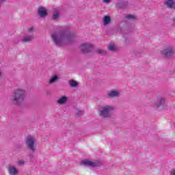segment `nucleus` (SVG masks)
Returning a JSON list of instances; mask_svg holds the SVG:
<instances>
[{
	"mask_svg": "<svg viewBox=\"0 0 175 175\" xmlns=\"http://www.w3.org/2000/svg\"><path fill=\"white\" fill-rule=\"evenodd\" d=\"M51 38L57 47L73 44L76 42V35L70 32L69 26L58 27L57 30L51 33Z\"/></svg>",
	"mask_w": 175,
	"mask_h": 175,
	"instance_id": "nucleus-1",
	"label": "nucleus"
},
{
	"mask_svg": "<svg viewBox=\"0 0 175 175\" xmlns=\"http://www.w3.org/2000/svg\"><path fill=\"white\" fill-rule=\"evenodd\" d=\"M25 98H27V90L19 88L13 90L11 100L15 106H20L25 102Z\"/></svg>",
	"mask_w": 175,
	"mask_h": 175,
	"instance_id": "nucleus-2",
	"label": "nucleus"
},
{
	"mask_svg": "<svg viewBox=\"0 0 175 175\" xmlns=\"http://www.w3.org/2000/svg\"><path fill=\"white\" fill-rule=\"evenodd\" d=\"M25 143L29 151L35 152L36 151V139L32 135H27L25 138Z\"/></svg>",
	"mask_w": 175,
	"mask_h": 175,
	"instance_id": "nucleus-3",
	"label": "nucleus"
},
{
	"mask_svg": "<svg viewBox=\"0 0 175 175\" xmlns=\"http://www.w3.org/2000/svg\"><path fill=\"white\" fill-rule=\"evenodd\" d=\"M114 110V107L110 105H105L102 107L99 110V116L102 118H110L112 114L111 112Z\"/></svg>",
	"mask_w": 175,
	"mask_h": 175,
	"instance_id": "nucleus-4",
	"label": "nucleus"
},
{
	"mask_svg": "<svg viewBox=\"0 0 175 175\" xmlns=\"http://www.w3.org/2000/svg\"><path fill=\"white\" fill-rule=\"evenodd\" d=\"M33 27L29 28L27 30V33L21 39L22 43H30L33 39H35V35L33 34Z\"/></svg>",
	"mask_w": 175,
	"mask_h": 175,
	"instance_id": "nucleus-5",
	"label": "nucleus"
},
{
	"mask_svg": "<svg viewBox=\"0 0 175 175\" xmlns=\"http://www.w3.org/2000/svg\"><path fill=\"white\" fill-rule=\"evenodd\" d=\"M92 47H94V44L90 42H84L80 45L79 49L83 54H91L94 53L92 51Z\"/></svg>",
	"mask_w": 175,
	"mask_h": 175,
	"instance_id": "nucleus-6",
	"label": "nucleus"
},
{
	"mask_svg": "<svg viewBox=\"0 0 175 175\" xmlns=\"http://www.w3.org/2000/svg\"><path fill=\"white\" fill-rule=\"evenodd\" d=\"M174 48L172 46H168L161 51V54L165 58H172L174 55Z\"/></svg>",
	"mask_w": 175,
	"mask_h": 175,
	"instance_id": "nucleus-7",
	"label": "nucleus"
},
{
	"mask_svg": "<svg viewBox=\"0 0 175 175\" xmlns=\"http://www.w3.org/2000/svg\"><path fill=\"white\" fill-rule=\"evenodd\" d=\"M81 165L83 166H88L89 167H97V166H100L101 163L99 161H91L88 159H85L81 162Z\"/></svg>",
	"mask_w": 175,
	"mask_h": 175,
	"instance_id": "nucleus-8",
	"label": "nucleus"
},
{
	"mask_svg": "<svg viewBox=\"0 0 175 175\" xmlns=\"http://www.w3.org/2000/svg\"><path fill=\"white\" fill-rule=\"evenodd\" d=\"M165 103H166L165 98L159 96L157 98V103H153L152 106L154 109H158L159 107H161V106H165Z\"/></svg>",
	"mask_w": 175,
	"mask_h": 175,
	"instance_id": "nucleus-9",
	"label": "nucleus"
},
{
	"mask_svg": "<svg viewBox=\"0 0 175 175\" xmlns=\"http://www.w3.org/2000/svg\"><path fill=\"white\" fill-rule=\"evenodd\" d=\"M118 96H120V91L118 90H111L107 94V98L108 99L118 98Z\"/></svg>",
	"mask_w": 175,
	"mask_h": 175,
	"instance_id": "nucleus-10",
	"label": "nucleus"
},
{
	"mask_svg": "<svg viewBox=\"0 0 175 175\" xmlns=\"http://www.w3.org/2000/svg\"><path fill=\"white\" fill-rule=\"evenodd\" d=\"M59 75H54L49 79L48 84L51 85V84H55V83H58L59 81Z\"/></svg>",
	"mask_w": 175,
	"mask_h": 175,
	"instance_id": "nucleus-11",
	"label": "nucleus"
},
{
	"mask_svg": "<svg viewBox=\"0 0 175 175\" xmlns=\"http://www.w3.org/2000/svg\"><path fill=\"white\" fill-rule=\"evenodd\" d=\"M38 16H40L41 18H44V17L47 16V11L45 10L44 8L43 7H40V8H38Z\"/></svg>",
	"mask_w": 175,
	"mask_h": 175,
	"instance_id": "nucleus-12",
	"label": "nucleus"
},
{
	"mask_svg": "<svg viewBox=\"0 0 175 175\" xmlns=\"http://www.w3.org/2000/svg\"><path fill=\"white\" fill-rule=\"evenodd\" d=\"M8 173L10 175H17L18 174V170L13 165H10L8 168Z\"/></svg>",
	"mask_w": 175,
	"mask_h": 175,
	"instance_id": "nucleus-13",
	"label": "nucleus"
},
{
	"mask_svg": "<svg viewBox=\"0 0 175 175\" xmlns=\"http://www.w3.org/2000/svg\"><path fill=\"white\" fill-rule=\"evenodd\" d=\"M164 3L170 9H172V8H174L175 6L174 0H165Z\"/></svg>",
	"mask_w": 175,
	"mask_h": 175,
	"instance_id": "nucleus-14",
	"label": "nucleus"
},
{
	"mask_svg": "<svg viewBox=\"0 0 175 175\" xmlns=\"http://www.w3.org/2000/svg\"><path fill=\"white\" fill-rule=\"evenodd\" d=\"M68 102V97L64 96L57 100V105H65Z\"/></svg>",
	"mask_w": 175,
	"mask_h": 175,
	"instance_id": "nucleus-15",
	"label": "nucleus"
},
{
	"mask_svg": "<svg viewBox=\"0 0 175 175\" xmlns=\"http://www.w3.org/2000/svg\"><path fill=\"white\" fill-rule=\"evenodd\" d=\"M104 25H109L111 23V18L109 16H105L103 19Z\"/></svg>",
	"mask_w": 175,
	"mask_h": 175,
	"instance_id": "nucleus-16",
	"label": "nucleus"
},
{
	"mask_svg": "<svg viewBox=\"0 0 175 175\" xmlns=\"http://www.w3.org/2000/svg\"><path fill=\"white\" fill-rule=\"evenodd\" d=\"M118 8L120 9H125V7L128 6V2L126 1H120L118 3Z\"/></svg>",
	"mask_w": 175,
	"mask_h": 175,
	"instance_id": "nucleus-17",
	"label": "nucleus"
},
{
	"mask_svg": "<svg viewBox=\"0 0 175 175\" xmlns=\"http://www.w3.org/2000/svg\"><path fill=\"white\" fill-rule=\"evenodd\" d=\"M59 18V12L55 10L52 14V20H58Z\"/></svg>",
	"mask_w": 175,
	"mask_h": 175,
	"instance_id": "nucleus-18",
	"label": "nucleus"
},
{
	"mask_svg": "<svg viewBox=\"0 0 175 175\" xmlns=\"http://www.w3.org/2000/svg\"><path fill=\"white\" fill-rule=\"evenodd\" d=\"M75 117H81V116H83V114H84V111L79 109H75Z\"/></svg>",
	"mask_w": 175,
	"mask_h": 175,
	"instance_id": "nucleus-19",
	"label": "nucleus"
},
{
	"mask_svg": "<svg viewBox=\"0 0 175 175\" xmlns=\"http://www.w3.org/2000/svg\"><path fill=\"white\" fill-rule=\"evenodd\" d=\"M108 50H109V51H117V47H116V45L113 44H109L108 46Z\"/></svg>",
	"mask_w": 175,
	"mask_h": 175,
	"instance_id": "nucleus-20",
	"label": "nucleus"
},
{
	"mask_svg": "<svg viewBox=\"0 0 175 175\" xmlns=\"http://www.w3.org/2000/svg\"><path fill=\"white\" fill-rule=\"evenodd\" d=\"M69 84H70V87H72L74 88H75L76 87H77L79 85L77 82L75 80H70Z\"/></svg>",
	"mask_w": 175,
	"mask_h": 175,
	"instance_id": "nucleus-21",
	"label": "nucleus"
},
{
	"mask_svg": "<svg viewBox=\"0 0 175 175\" xmlns=\"http://www.w3.org/2000/svg\"><path fill=\"white\" fill-rule=\"evenodd\" d=\"M125 18H127V20H131V21H135V20H136V17L135 16V15L132 14L126 15Z\"/></svg>",
	"mask_w": 175,
	"mask_h": 175,
	"instance_id": "nucleus-22",
	"label": "nucleus"
},
{
	"mask_svg": "<svg viewBox=\"0 0 175 175\" xmlns=\"http://www.w3.org/2000/svg\"><path fill=\"white\" fill-rule=\"evenodd\" d=\"M96 51L98 54H101L103 55H106V54L107 53L106 51L103 49H97Z\"/></svg>",
	"mask_w": 175,
	"mask_h": 175,
	"instance_id": "nucleus-23",
	"label": "nucleus"
},
{
	"mask_svg": "<svg viewBox=\"0 0 175 175\" xmlns=\"http://www.w3.org/2000/svg\"><path fill=\"white\" fill-rule=\"evenodd\" d=\"M103 3H110L111 2V0H102Z\"/></svg>",
	"mask_w": 175,
	"mask_h": 175,
	"instance_id": "nucleus-24",
	"label": "nucleus"
},
{
	"mask_svg": "<svg viewBox=\"0 0 175 175\" xmlns=\"http://www.w3.org/2000/svg\"><path fill=\"white\" fill-rule=\"evenodd\" d=\"M171 175H175V169H172L170 172Z\"/></svg>",
	"mask_w": 175,
	"mask_h": 175,
	"instance_id": "nucleus-25",
	"label": "nucleus"
},
{
	"mask_svg": "<svg viewBox=\"0 0 175 175\" xmlns=\"http://www.w3.org/2000/svg\"><path fill=\"white\" fill-rule=\"evenodd\" d=\"M25 161L23 160H21L18 161V165H24Z\"/></svg>",
	"mask_w": 175,
	"mask_h": 175,
	"instance_id": "nucleus-26",
	"label": "nucleus"
},
{
	"mask_svg": "<svg viewBox=\"0 0 175 175\" xmlns=\"http://www.w3.org/2000/svg\"><path fill=\"white\" fill-rule=\"evenodd\" d=\"M2 77V71L0 70V79Z\"/></svg>",
	"mask_w": 175,
	"mask_h": 175,
	"instance_id": "nucleus-27",
	"label": "nucleus"
},
{
	"mask_svg": "<svg viewBox=\"0 0 175 175\" xmlns=\"http://www.w3.org/2000/svg\"><path fill=\"white\" fill-rule=\"evenodd\" d=\"M173 23H174V24L175 25V17H174V18H173Z\"/></svg>",
	"mask_w": 175,
	"mask_h": 175,
	"instance_id": "nucleus-28",
	"label": "nucleus"
}]
</instances>
